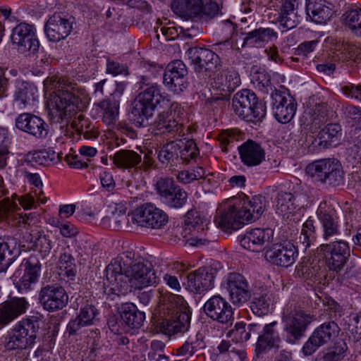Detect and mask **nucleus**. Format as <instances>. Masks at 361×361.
<instances>
[{
	"instance_id": "obj_1",
	"label": "nucleus",
	"mask_w": 361,
	"mask_h": 361,
	"mask_svg": "<svg viewBox=\"0 0 361 361\" xmlns=\"http://www.w3.org/2000/svg\"><path fill=\"white\" fill-rule=\"evenodd\" d=\"M105 276L110 285L123 287L128 279L138 288L153 286L159 279L151 262L141 257L135 259V253L130 251L114 259L106 267Z\"/></svg>"
},
{
	"instance_id": "obj_2",
	"label": "nucleus",
	"mask_w": 361,
	"mask_h": 361,
	"mask_svg": "<svg viewBox=\"0 0 361 361\" xmlns=\"http://www.w3.org/2000/svg\"><path fill=\"white\" fill-rule=\"evenodd\" d=\"M136 86L139 93L134 100L130 118L136 127L140 128L147 125L158 106L169 105L171 100L161 86L152 82L147 76H139Z\"/></svg>"
},
{
	"instance_id": "obj_3",
	"label": "nucleus",
	"mask_w": 361,
	"mask_h": 361,
	"mask_svg": "<svg viewBox=\"0 0 361 361\" xmlns=\"http://www.w3.org/2000/svg\"><path fill=\"white\" fill-rule=\"evenodd\" d=\"M54 103L56 116L67 120L87 106L89 97L84 88L61 78L58 81Z\"/></svg>"
},
{
	"instance_id": "obj_4",
	"label": "nucleus",
	"mask_w": 361,
	"mask_h": 361,
	"mask_svg": "<svg viewBox=\"0 0 361 361\" xmlns=\"http://www.w3.org/2000/svg\"><path fill=\"white\" fill-rule=\"evenodd\" d=\"M235 114L247 122L257 123L266 116L265 103L259 102L256 94L248 89L237 92L232 99Z\"/></svg>"
},
{
	"instance_id": "obj_5",
	"label": "nucleus",
	"mask_w": 361,
	"mask_h": 361,
	"mask_svg": "<svg viewBox=\"0 0 361 361\" xmlns=\"http://www.w3.org/2000/svg\"><path fill=\"white\" fill-rule=\"evenodd\" d=\"M39 329L37 317L23 319L8 332L6 338L5 348L9 351L31 348L35 343Z\"/></svg>"
},
{
	"instance_id": "obj_6",
	"label": "nucleus",
	"mask_w": 361,
	"mask_h": 361,
	"mask_svg": "<svg viewBox=\"0 0 361 361\" xmlns=\"http://www.w3.org/2000/svg\"><path fill=\"white\" fill-rule=\"evenodd\" d=\"M159 317L161 319L159 324V329L167 336L184 334L190 329L191 315L189 310L178 307L173 302L163 305Z\"/></svg>"
},
{
	"instance_id": "obj_7",
	"label": "nucleus",
	"mask_w": 361,
	"mask_h": 361,
	"mask_svg": "<svg viewBox=\"0 0 361 361\" xmlns=\"http://www.w3.org/2000/svg\"><path fill=\"white\" fill-rule=\"evenodd\" d=\"M188 63L193 66L197 76L204 80L212 79L217 68L221 66L219 54L212 50L198 47H191L185 53Z\"/></svg>"
},
{
	"instance_id": "obj_8",
	"label": "nucleus",
	"mask_w": 361,
	"mask_h": 361,
	"mask_svg": "<svg viewBox=\"0 0 361 361\" xmlns=\"http://www.w3.org/2000/svg\"><path fill=\"white\" fill-rule=\"evenodd\" d=\"M314 320V315L305 311L297 310L293 305H286L283 310L282 322L286 334V341L295 344L305 334L307 326Z\"/></svg>"
},
{
	"instance_id": "obj_9",
	"label": "nucleus",
	"mask_w": 361,
	"mask_h": 361,
	"mask_svg": "<svg viewBox=\"0 0 361 361\" xmlns=\"http://www.w3.org/2000/svg\"><path fill=\"white\" fill-rule=\"evenodd\" d=\"M186 229L191 231L190 245L195 247L209 245L217 241V236L209 228L207 219L195 209H190L185 216Z\"/></svg>"
},
{
	"instance_id": "obj_10",
	"label": "nucleus",
	"mask_w": 361,
	"mask_h": 361,
	"mask_svg": "<svg viewBox=\"0 0 361 361\" xmlns=\"http://www.w3.org/2000/svg\"><path fill=\"white\" fill-rule=\"evenodd\" d=\"M350 252L348 244L343 240L322 244L317 247V262H323L330 270L338 271L345 264Z\"/></svg>"
},
{
	"instance_id": "obj_11",
	"label": "nucleus",
	"mask_w": 361,
	"mask_h": 361,
	"mask_svg": "<svg viewBox=\"0 0 361 361\" xmlns=\"http://www.w3.org/2000/svg\"><path fill=\"white\" fill-rule=\"evenodd\" d=\"M131 216L132 221L137 226L152 229H160L169 221L167 214L150 202L137 207Z\"/></svg>"
},
{
	"instance_id": "obj_12",
	"label": "nucleus",
	"mask_w": 361,
	"mask_h": 361,
	"mask_svg": "<svg viewBox=\"0 0 361 361\" xmlns=\"http://www.w3.org/2000/svg\"><path fill=\"white\" fill-rule=\"evenodd\" d=\"M228 293L233 305L240 307L251 298V290L244 276L237 272H231L225 276L221 284Z\"/></svg>"
},
{
	"instance_id": "obj_13",
	"label": "nucleus",
	"mask_w": 361,
	"mask_h": 361,
	"mask_svg": "<svg viewBox=\"0 0 361 361\" xmlns=\"http://www.w3.org/2000/svg\"><path fill=\"white\" fill-rule=\"evenodd\" d=\"M271 97L272 111L275 118L281 123H289L294 117L297 109V103L294 98L286 90L276 88L271 94Z\"/></svg>"
},
{
	"instance_id": "obj_14",
	"label": "nucleus",
	"mask_w": 361,
	"mask_h": 361,
	"mask_svg": "<svg viewBox=\"0 0 361 361\" xmlns=\"http://www.w3.org/2000/svg\"><path fill=\"white\" fill-rule=\"evenodd\" d=\"M75 18L66 13H54L44 26L45 34L49 41L57 42L66 39L73 30Z\"/></svg>"
},
{
	"instance_id": "obj_15",
	"label": "nucleus",
	"mask_w": 361,
	"mask_h": 361,
	"mask_svg": "<svg viewBox=\"0 0 361 361\" xmlns=\"http://www.w3.org/2000/svg\"><path fill=\"white\" fill-rule=\"evenodd\" d=\"M11 39L13 44L21 53L35 54L39 48V42L35 35L33 25L20 23L12 30Z\"/></svg>"
},
{
	"instance_id": "obj_16",
	"label": "nucleus",
	"mask_w": 361,
	"mask_h": 361,
	"mask_svg": "<svg viewBox=\"0 0 361 361\" xmlns=\"http://www.w3.org/2000/svg\"><path fill=\"white\" fill-rule=\"evenodd\" d=\"M298 249L290 243H275L268 247L264 254L265 259L276 266L288 267L296 260Z\"/></svg>"
},
{
	"instance_id": "obj_17",
	"label": "nucleus",
	"mask_w": 361,
	"mask_h": 361,
	"mask_svg": "<svg viewBox=\"0 0 361 361\" xmlns=\"http://www.w3.org/2000/svg\"><path fill=\"white\" fill-rule=\"evenodd\" d=\"M187 73L186 66L181 61H172L167 66L164 73L163 82L169 90L178 94L188 86Z\"/></svg>"
},
{
	"instance_id": "obj_18",
	"label": "nucleus",
	"mask_w": 361,
	"mask_h": 361,
	"mask_svg": "<svg viewBox=\"0 0 361 361\" xmlns=\"http://www.w3.org/2000/svg\"><path fill=\"white\" fill-rule=\"evenodd\" d=\"M203 310L211 319L227 324L234 319L231 305L221 295H214L204 305Z\"/></svg>"
},
{
	"instance_id": "obj_19",
	"label": "nucleus",
	"mask_w": 361,
	"mask_h": 361,
	"mask_svg": "<svg viewBox=\"0 0 361 361\" xmlns=\"http://www.w3.org/2000/svg\"><path fill=\"white\" fill-rule=\"evenodd\" d=\"M39 300L44 310L54 312L66 306L68 296L63 287L47 285L40 290Z\"/></svg>"
},
{
	"instance_id": "obj_20",
	"label": "nucleus",
	"mask_w": 361,
	"mask_h": 361,
	"mask_svg": "<svg viewBox=\"0 0 361 361\" xmlns=\"http://www.w3.org/2000/svg\"><path fill=\"white\" fill-rule=\"evenodd\" d=\"M20 209L16 203L8 197L0 200V228L10 224H30L35 218L32 213L23 215L18 212Z\"/></svg>"
},
{
	"instance_id": "obj_21",
	"label": "nucleus",
	"mask_w": 361,
	"mask_h": 361,
	"mask_svg": "<svg viewBox=\"0 0 361 361\" xmlns=\"http://www.w3.org/2000/svg\"><path fill=\"white\" fill-rule=\"evenodd\" d=\"M317 181L329 185H339L343 182V171L336 159H317Z\"/></svg>"
},
{
	"instance_id": "obj_22",
	"label": "nucleus",
	"mask_w": 361,
	"mask_h": 361,
	"mask_svg": "<svg viewBox=\"0 0 361 361\" xmlns=\"http://www.w3.org/2000/svg\"><path fill=\"white\" fill-rule=\"evenodd\" d=\"M30 307L23 297H13L0 304V329L24 314Z\"/></svg>"
},
{
	"instance_id": "obj_23",
	"label": "nucleus",
	"mask_w": 361,
	"mask_h": 361,
	"mask_svg": "<svg viewBox=\"0 0 361 361\" xmlns=\"http://www.w3.org/2000/svg\"><path fill=\"white\" fill-rule=\"evenodd\" d=\"M214 272L211 267H200L187 276L186 289L193 293H202L214 287Z\"/></svg>"
},
{
	"instance_id": "obj_24",
	"label": "nucleus",
	"mask_w": 361,
	"mask_h": 361,
	"mask_svg": "<svg viewBox=\"0 0 361 361\" xmlns=\"http://www.w3.org/2000/svg\"><path fill=\"white\" fill-rule=\"evenodd\" d=\"M276 322L265 324L259 330L257 343H255V353L257 357L266 353L272 348H279L281 339L279 331L276 329Z\"/></svg>"
},
{
	"instance_id": "obj_25",
	"label": "nucleus",
	"mask_w": 361,
	"mask_h": 361,
	"mask_svg": "<svg viewBox=\"0 0 361 361\" xmlns=\"http://www.w3.org/2000/svg\"><path fill=\"white\" fill-rule=\"evenodd\" d=\"M18 129L36 138H44L48 134V126L40 117L29 113L20 114L16 118Z\"/></svg>"
},
{
	"instance_id": "obj_26",
	"label": "nucleus",
	"mask_w": 361,
	"mask_h": 361,
	"mask_svg": "<svg viewBox=\"0 0 361 361\" xmlns=\"http://www.w3.org/2000/svg\"><path fill=\"white\" fill-rule=\"evenodd\" d=\"M274 231L271 228H255L247 231L240 238V245L252 252H259L265 243L273 240Z\"/></svg>"
},
{
	"instance_id": "obj_27",
	"label": "nucleus",
	"mask_w": 361,
	"mask_h": 361,
	"mask_svg": "<svg viewBox=\"0 0 361 361\" xmlns=\"http://www.w3.org/2000/svg\"><path fill=\"white\" fill-rule=\"evenodd\" d=\"M220 214L221 215L215 217L214 222L225 231L231 233L232 231L238 230L246 224L239 206L235 204L228 205Z\"/></svg>"
},
{
	"instance_id": "obj_28",
	"label": "nucleus",
	"mask_w": 361,
	"mask_h": 361,
	"mask_svg": "<svg viewBox=\"0 0 361 361\" xmlns=\"http://www.w3.org/2000/svg\"><path fill=\"white\" fill-rule=\"evenodd\" d=\"M250 26L240 28L241 34L245 35L242 47H262L271 41L276 40L278 33L270 27H259L250 30Z\"/></svg>"
},
{
	"instance_id": "obj_29",
	"label": "nucleus",
	"mask_w": 361,
	"mask_h": 361,
	"mask_svg": "<svg viewBox=\"0 0 361 361\" xmlns=\"http://www.w3.org/2000/svg\"><path fill=\"white\" fill-rule=\"evenodd\" d=\"M99 310L92 305L87 303L83 305L79 311L78 316L71 320L66 327L69 335H75L85 326L93 325L98 319Z\"/></svg>"
},
{
	"instance_id": "obj_30",
	"label": "nucleus",
	"mask_w": 361,
	"mask_h": 361,
	"mask_svg": "<svg viewBox=\"0 0 361 361\" xmlns=\"http://www.w3.org/2000/svg\"><path fill=\"white\" fill-rule=\"evenodd\" d=\"M337 44L332 37H327L322 45L321 53L317 57L321 63L317 64V71L330 75L335 71L334 61L338 60L336 53Z\"/></svg>"
},
{
	"instance_id": "obj_31",
	"label": "nucleus",
	"mask_w": 361,
	"mask_h": 361,
	"mask_svg": "<svg viewBox=\"0 0 361 361\" xmlns=\"http://www.w3.org/2000/svg\"><path fill=\"white\" fill-rule=\"evenodd\" d=\"M238 149L242 163L248 167L258 166L265 159L264 149L253 140H247Z\"/></svg>"
},
{
	"instance_id": "obj_32",
	"label": "nucleus",
	"mask_w": 361,
	"mask_h": 361,
	"mask_svg": "<svg viewBox=\"0 0 361 361\" xmlns=\"http://www.w3.org/2000/svg\"><path fill=\"white\" fill-rule=\"evenodd\" d=\"M209 80L214 88L228 95L240 85V75L233 69L223 70Z\"/></svg>"
},
{
	"instance_id": "obj_33",
	"label": "nucleus",
	"mask_w": 361,
	"mask_h": 361,
	"mask_svg": "<svg viewBox=\"0 0 361 361\" xmlns=\"http://www.w3.org/2000/svg\"><path fill=\"white\" fill-rule=\"evenodd\" d=\"M238 206L246 223L255 221L265 210V199L261 195H255L251 200L246 197Z\"/></svg>"
},
{
	"instance_id": "obj_34",
	"label": "nucleus",
	"mask_w": 361,
	"mask_h": 361,
	"mask_svg": "<svg viewBox=\"0 0 361 361\" xmlns=\"http://www.w3.org/2000/svg\"><path fill=\"white\" fill-rule=\"evenodd\" d=\"M336 14V6L331 0H317V25L324 26L322 30L317 29L319 37L330 32L331 26L329 23Z\"/></svg>"
},
{
	"instance_id": "obj_35",
	"label": "nucleus",
	"mask_w": 361,
	"mask_h": 361,
	"mask_svg": "<svg viewBox=\"0 0 361 361\" xmlns=\"http://www.w3.org/2000/svg\"><path fill=\"white\" fill-rule=\"evenodd\" d=\"M25 266V273L16 283V288L20 292L29 289L32 283L37 282L41 269V264L36 256L27 259Z\"/></svg>"
},
{
	"instance_id": "obj_36",
	"label": "nucleus",
	"mask_w": 361,
	"mask_h": 361,
	"mask_svg": "<svg viewBox=\"0 0 361 361\" xmlns=\"http://www.w3.org/2000/svg\"><path fill=\"white\" fill-rule=\"evenodd\" d=\"M342 137V128L338 123H329L317 133L320 141L317 147L327 149L336 147Z\"/></svg>"
},
{
	"instance_id": "obj_37",
	"label": "nucleus",
	"mask_w": 361,
	"mask_h": 361,
	"mask_svg": "<svg viewBox=\"0 0 361 361\" xmlns=\"http://www.w3.org/2000/svg\"><path fill=\"white\" fill-rule=\"evenodd\" d=\"M200 4L201 0H173L171 7L177 16L187 20H197Z\"/></svg>"
},
{
	"instance_id": "obj_38",
	"label": "nucleus",
	"mask_w": 361,
	"mask_h": 361,
	"mask_svg": "<svg viewBox=\"0 0 361 361\" xmlns=\"http://www.w3.org/2000/svg\"><path fill=\"white\" fill-rule=\"evenodd\" d=\"M38 97L37 89L32 84L22 82L18 84L14 94V102L20 109L34 104Z\"/></svg>"
},
{
	"instance_id": "obj_39",
	"label": "nucleus",
	"mask_w": 361,
	"mask_h": 361,
	"mask_svg": "<svg viewBox=\"0 0 361 361\" xmlns=\"http://www.w3.org/2000/svg\"><path fill=\"white\" fill-rule=\"evenodd\" d=\"M298 3L295 0H283L276 20L286 30L295 27L298 23L296 11Z\"/></svg>"
},
{
	"instance_id": "obj_40",
	"label": "nucleus",
	"mask_w": 361,
	"mask_h": 361,
	"mask_svg": "<svg viewBox=\"0 0 361 361\" xmlns=\"http://www.w3.org/2000/svg\"><path fill=\"white\" fill-rule=\"evenodd\" d=\"M120 315L122 321L130 329L140 328L145 319V313L139 310L136 305L131 302L121 305Z\"/></svg>"
},
{
	"instance_id": "obj_41",
	"label": "nucleus",
	"mask_w": 361,
	"mask_h": 361,
	"mask_svg": "<svg viewBox=\"0 0 361 361\" xmlns=\"http://www.w3.org/2000/svg\"><path fill=\"white\" fill-rule=\"evenodd\" d=\"M155 125L161 133H173L178 135L184 134L183 125L169 111L159 114L155 121Z\"/></svg>"
},
{
	"instance_id": "obj_42",
	"label": "nucleus",
	"mask_w": 361,
	"mask_h": 361,
	"mask_svg": "<svg viewBox=\"0 0 361 361\" xmlns=\"http://www.w3.org/2000/svg\"><path fill=\"white\" fill-rule=\"evenodd\" d=\"M112 159L114 164L120 169L137 170L138 165L142 161V157L133 150L121 149L114 154Z\"/></svg>"
},
{
	"instance_id": "obj_43",
	"label": "nucleus",
	"mask_w": 361,
	"mask_h": 361,
	"mask_svg": "<svg viewBox=\"0 0 361 361\" xmlns=\"http://www.w3.org/2000/svg\"><path fill=\"white\" fill-rule=\"evenodd\" d=\"M261 329V325L251 323L246 325L240 322L235 323L233 329L228 332V336L231 337L235 343H244L247 341L252 336H256Z\"/></svg>"
},
{
	"instance_id": "obj_44",
	"label": "nucleus",
	"mask_w": 361,
	"mask_h": 361,
	"mask_svg": "<svg viewBox=\"0 0 361 361\" xmlns=\"http://www.w3.org/2000/svg\"><path fill=\"white\" fill-rule=\"evenodd\" d=\"M19 253L16 240L10 237L0 238V272L5 271L13 258Z\"/></svg>"
},
{
	"instance_id": "obj_45",
	"label": "nucleus",
	"mask_w": 361,
	"mask_h": 361,
	"mask_svg": "<svg viewBox=\"0 0 361 361\" xmlns=\"http://www.w3.org/2000/svg\"><path fill=\"white\" fill-rule=\"evenodd\" d=\"M205 348L203 338L199 334L190 336L184 343L176 350V355L184 357L186 361Z\"/></svg>"
},
{
	"instance_id": "obj_46",
	"label": "nucleus",
	"mask_w": 361,
	"mask_h": 361,
	"mask_svg": "<svg viewBox=\"0 0 361 361\" xmlns=\"http://www.w3.org/2000/svg\"><path fill=\"white\" fill-rule=\"evenodd\" d=\"M180 149L178 142H169L156 150L157 159L162 164L173 163L179 158Z\"/></svg>"
},
{
	"instance_id": "obj_47",
	"label": "nucleus",
	"mask_w": 361,
	"mask_h": 361,
	"mask_svg": "<svg viewBox=\"0 0 361 361\" xmlns=\"http://www.w3.org/2000/svg\"><path fill=\"white\" fill-rule=\"evenodd\" d=\"M314 98L313 97H310L308 102H306L305 106V111L300 118V122L303 126V129L307 133H310L309 137H314V133L316 131V109L313 105Z\"/></svg>"
},
{
	"instance_id": "obj_48",
	"label": "nucleus",
	"mask_w": 361,
	"mask_h": 361,
	"mask_svg": "<svg viewBox=\"0 0 361 361\" xmlns=\"http://www.w3.org/2000/svg\"><path fill=\"white\" fill-rule=\"evenodd\" d=\"M102 114V121L106 125H113L116 123L119 109V102L114 100H103L98 104Z\"/></svg>"
},
{
	"instance_id": "obj_49",
	"label": "nucleus",
	"mask_w": 361,
	"mask_h": 361,
	"mask_svg": "<svg viewBox=\"0 0 361 361\" xmlns=\"http://www.w3.org/2000/svg\"><path fill=\"white\" fill-rule=\"evenodd\" d=\"M344 24L349 30L361 37V7L354 6L346 11L343 15Z\"/></svg>"
},
{
	"instance_id": "obj_50",
	"label": "nucleus",
	"mask_w": 361,
	"mask_h": 361,
	"mask_svg": "<svg viewBox=\"0 0 361 361\" xmlns=\"http://www.w3.org/2000/svg\"><path fill=\"white\" fill-rule=\"evenodd\" d=\"M316 265L314 264V257L312 256L306 257L303 259L300 271L302 278L307 286L312 290L316 288Z\"/></svg>"
},
{
	"instance_id": "obj_51",
	"label": "nucleus",
	"mask_w": 361,
	"mask_h": 361,
	"mask_svg": "<svg viewBox=\"0 0 361 361\" xmlns=\"http://www.w3.org/2000/svg\"><path fill=\"white\" fill-rule=\"evenodd\" d=\"M59 275L73 280L76 274V267L73 256L67 252L61 253L58 262Z\"/></svg>"
},
{
	"instance_id": "obj_52",
	"label": "nucleus",
	"mask_w": 361,
	"mask_h": 361,
	"mask_svg": "<svg viewBox=\"0 0 361 361\" xmlns=\"http://www.w3.org/2000/svg\"><path fill=\"white\" fill-rule=\"evenodd\" d=\"M339 327L334 322L322 324L317 328V348L323 345L335 337L338 333Z\"/></svg>"
},
{
	"instance_id": "obj_53",
	"label": "nucleus",
	"mask_w": 361,
	"mask_h": 361,
	"mask_svg": "<svg viewBox=\"0 0 361 361\" xmlns=\"http://www.w3.org/2000/svg\"><path fill=\"white\" fill-rule=\"evenodd\" d=\"M251 81L254 87L264 94L274 92L271 82V76L265 71H257L252 76Z\"/></svg>"
},
{
	"instance_id": "obj_54",
	"label": "nucleus",
	"mask_w": 361,
	"mask_h": 361,
	"mask_svg": "<svg viewBox=\"0 0 361 361\" xmlns=\"http://www.w3.org/2000/svg\"><path fill=\"white\" fill-rule=\"evenodd\" d=\"M58 155L53 150H39L29 152L26 155V160L29 162L39 165L49 166L54 162Z\"/></svg>"
},
{
	"instance_id": "obj_55",
	"label": "nucleus",
	"mask_w": 361,
	"mask_h": 361,
	"mask_svg": "<svg viewBox=\"0 0 361 361\" xmlns=\"http://www.w3.org/2000/svg\"><path fill=\"white\" fill-rule=\"evenodd\" d=\"M188 195L187 192L178 185L175 188L172 194L163 202L166 207L171 209H179L183 208L187 203Z\"/></svg>"
},
{
	"instance_id": "obj_56",
	"label": "nucleus",
	"mask_w": 361,
	"mask_h": 361,
	"mask_svg": "<svg viewBox=\"0 0 361 361\" xmlns=\"http://www.w3.org/2000/svg\"><path fill=\"white\" fill-rule=\"evenodd\" d=\"M271 303V295L265 293L255 297L251 302L250 308L252 312L259 317L269 314Z\"/></svg>"
},
{
	"instance_id": "obj_57",
	"label": "nucleus",
	"mask_w": 361,
	"mask_h": 361,
	"mask_svg": "<svg viewBox=\"0 0 361 361\" xmlns=\"http://www.w3.org/2000/svg\"><path fill=\"white\" fill-rule=\"evenodd\" d=\"M178 186V185L173 178L166 177L159 178L155 184V190L160 201L163 203L164 200L168 198Z\"/></svg>"
},
{
	"instance_id": "obj_58",
	"label": "nucleus",
	"mask_w": 361,
	"mask_h": 361,
	"mask_svg": "<svg viewBox=\"0 0 361 361\" xmlns=\"http://www.w3.org/2000/svg\"><path fill=\"white\" fill-rule=\"evenodd\" d=\"M205 176L204 169L201 166H197L193 169L179 171L176 174V179L179 183L187 185L195 180L204 178Z\"/></svg>"
},
{
	"instance_id": "obj_59",
	"label": "nucleus",
	"mask_w": 361,
	"mask_h": 361,
	"mask_svg": "<svg viewBox=\"0 0 361 361\" xmlns=\"http://www.w3.org/2000/svg\"><path fill=\"white\" fill-rule=\"evenodd\" d=\"M294 196L290 192H279L277 195L276 210L281 215L291 213L295 209Z\"/></svg>"
},
{
	"instance_id": "obj_60",
	"label": "nucleus",
	"mask_w": 361,
	"mask_h": 361,
	"mask_svg": "<svg viewBox=\"0 0 361 361\" xmlns=\"http://www.w3.org/2000/svg\"><path fill=\"white\" fill-rule=\"evenodd\" d=\"M178 144L180 147L179 157L185 164H189L191 159H195L199 154V149L194 140H178Z\"/></svg>"
},
{
	"instance_id": "obj_61",
	"label": "nucleus",
	"mask_w": 361,
	"mask_h": 361,
	"mask_svg": "<svg viewBox=\"0 0 361 361\" xmlns=\"http://www.w3.org/2000/svg\"><path fill=\"white\" fill-rule=\"evenodd\" d=\"M200 10L197 20H211L221 13L219 4L212 0H201Z\"/></svg>"
},
{
	"instance_id": "obj_62",
	"label": "nucleus",
	"mask_w": 361,
	"mask_h": 361,
	"mask_svg": "<svg viewBox=\"0 0 361 361\" xmlns=\"http://www.w3.org/2000/svg\"><path fill=\"white\" fill-rule=\"evenodd\" d=\"M346 348L345 343H337L333 347L323 350L317 361H340L343 358Z\"/></svg>"
},
{
	"instance_id": "obj_63",
	"label": "nucleus",
	"mask_w": 361,
	"mask_h": 361,
	"mask_svg": "<svg viewBox=\"0 0 361 361\" xmlns=\"http://www.w3.org/2000/svg\"><path fill=\"white\" fill-rule=\"evenodd\" d=\"M317 101H319L317 102V121L325 122L333 113L332 109L329 104V94L326 93V96L317 97Z\"/></svg>"
},
{
	"instance_id": "obj_64",
	"label": "nucleus",
	"mask_w": 361,
	"mask_h": 361,
	"mask_svg": "<svg viewBox=\"0 0 361 361\" xmlns=\"http://www.w3.org/2000/svg\"><path fill=\"white\" fill-rule=\"evenodd\" d=\"M315 240V228L314 226V221L312 219H307L303 224V227L300 236V240L302 244L308 248Z\"/></svg>"
}]
</instances>
